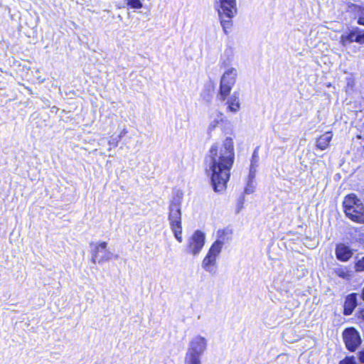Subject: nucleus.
<instances>
[{"label":"nucleus","instance_id":"obj_1","mask_svg":"<svg viewBox=\"0 0 364 364\" xmlns=\"http://www.w3.org/2000/svg\"><path fill=\"white\" fill-rule=\"evenodd\" d=\"M209 170L211 182L216 192L225 190L230 179V170L235 160L234 142L231 137H226L221 144H214L209 151Z\"/></svg>","mask_w":364,"mask_h":364},{"label":"nucleus","instance_id":"obj_2","mask_svg":"<svg viewBox=\"0 0 364 364\" xmlns=\"http://www.w3.org/2000/svg\"><path fill=\"white\" fill-rule=\"evenodd\" d=\"M183 201V193L177 191L172 198L168 208V220L174 237L179 242L182 239V224H181V204Z\"/></svg>","mask_w":364,"mask_h":364},{"label":"nucleus","instance_id":"obj_3","mask_svg":"<svg viewBox=\"0 0 364 364\" xmlns=\"http://www.w3.org/2000/svg\"><path fill=\"white\" fill-rule=\"evenodd\" d=\"M215 7L218 11L220 23L225 33L231 28L232 18L237 13L236 0H215Z\"/></svg>","mask_w":364,"mask_h":364},{"label":"nucleus","instance_id":"obj_4","mask_svg":"<svg viewBox=\"0 0 364 364\" xmlns=\"http://www.w3.org/2000/svg\"><path fill=\"white\" fill-rule=\"evenodd\" d=\"M343 203L344 212L349 219L358 223H364V205L355 194L346 196Z\"/></svg>","mask_w":364,"mask_h":364},{"label":"nucleus","instance_id":"obj_5","mask_svg":"<svg viewBox=\"0 0 364 364\" xmlns=\"http://www.w3.org/2000/svg\"><path fill=\"white\" fill-rule=\"evenodd\" d=\"M237 75V70L234 68L228 69L222 75L218 95L221 101H225L230 95L235 83Z\"/></svg>","mask_w":364,"mask_h":364},{"label":"nucleus","instance_id":"obj_6","mask_svg":"<svg viewBox=\"0 0 364 364\" xmlns=\"http://www.w3.org/2000/svg\"><path fill=\"white\" fill-rule=\"evenodd\" d=\"M90 246H93L92 250V262L102 264L113 257V253L107 249V243L106 242H100L95 244L91 243Z\"/></svg>","mask_w":364,"mask_h":364},{"label":"nucleus","instance_id":"obj_7","mask_svg":"<svg viewBox=\"0 0 364 364\" xmlns=\"http://www.w3.org/2000/svg\"><path fill=\"white\" fill-rule=\"evenodd\" d=\"M205 242V235L200 230H196L188 238L186 250L193 256L199 255Z\"/></svg>","mask_w":364,"mask_h":364},{"label":"nucleus","instance_id":"obj_8","mask_svg":"<svg viewBox=\"0 0 364 364\" xmlns=\"http://www.w3.org/2000/svg\"><path fill=\"white\" fill-rule=\"evenodd\" d=\"M343 338L347 349L351 352L355 351L361 343L360 334L353 327L346 328Z\"/></svg>","mask_w":364,"mask_h":364},{"label":"nucleus","instance_id":"obj_9","mask_svg":"<svg viewBox=\"0 0 364 364\" xmlns=\"http://www.w3.org/2000/svg\"><path fill=\"white\" fill-rule=\"evenodd\" d=\"M208 341L207 339L200 336H194L189 341L187 350L195 353L196 354H203L207 349Z\"/></svg>","mask_w":364,"mask_h":364},{"label":"nucleus","instance_id":"obj_10","mask_svg":"<svg viewBox=\"0 0 364 364\" xmlns=\"http://www.w3.org/2000/svg\"><path fill=\"white\" fill-rule=\"evenodd\" d=\"M228 234V231H219V238L211 245L208 254L218 258L222 251L223 245L225 241V236Z\"/></svg>","mask_w":364,"mask_h":364},{"label":"nucleus","instance_id":"obj_11","mask_svg":"<svg viewBox=\"0 0 364 364\" xmlns=\"http://www.w3.org/2000/svg\"><path fill=\"white\" fill-rule=\"evenodd\" d=\"M202 267L203 269L210 274L211 275H214L217 273V258L207 254L206 256L202 261Z\"/></svg>","mask_w":364,"mask_h":364},{"label":"nucleus","instance_id":"obj_12","mask_svg":"<svg viewBox=\"0 0 364 364\" xmlns=\"http://www.w3.org/2000/svg\"><path fill=\"white\" fill-rule=\"evenodd\" d=\"M336 255L342 262L348 261L353 255V251L344 244H339L336 248Z\"/></svg>","mask_w":364,"mask_h":364},{"label":"nucleus","instance_id":"obj_13","mask_svg":"<svg viewBox=\"0 0 364 364\" xmlns=\"http://www.w3.org/2000/svg\"><path fill=\"white\" fill-rule=\"evenodd\" d=\"M226 104L228 105V111L235 113L240 109V101L239 92H235L228 98Z\"/></svg>","mask_w":364,"mask_h":364},{"label":"nucleus","instance_id":"obj_14","mask_svg":"<svg viewBox=\"0 0 364 364\" xmlns=\"http://www.w3.org/2000/svg\"><path fill=\"white\" fill-rule=\"evenodd\" d=\"M333 273L346 281H350L353 277L352 270L346 266H338L333 268Z\"/></svg>","mask_w":364,"mask_h":364},{"label":"nucleus","instance_id":"obj_15","mask_svg":"<svg viewBox=\"0 0 364 364\" xmlns=\"http://www.w3.org/2000/svg\"><path fill=\"white\" fill-rule=\"evenodd\" d=\"M357 301L356 296L355 294H351L347 296L344 302V310L343 314L345 315H350L355 307L356 306Z\"/></svg>","mask_w":364,"mask_h":364},{"label":"nucleus","instance_id":"obj_16","mask_svg":"<svg viewBox=\"0 0 364 364\" xmlns=\"http://www.w3.org/2000/svg\"><path fill=\"white\" fill-rule=\"evenodd\" d=\"M333 137V134L331 132H326L320 137H318L316 140V146L318 149L321 150L326 149L330 144Z\"/></svg>","mask_w":364,"mask_h":364},{"label":"nucleus","instance_id":"obj_17","mask_svg":"<svg viewBox=\"0 0 364 364\" xmlns=\"http://www.w3.org/2000/svg\"><path fill=\"white\" fill-rule=\"evenodd\" d=\"M223 114L219 112H215L210 116V121L208 126L207 131L208 134H210L223 121Z\"/></svg>","mask_w":364,"mask_h":364},{"label":"nucleus","instance_id":"obj_18","mask_svg":"<svg viewBox=\"0 0 364 364\" xmlns=\"http://www.w3.org/2000/svg\"><path fill=\"white\" fill-rule=\"evenodd\" d=\"M355 27L353 28L348 33L343 34L341 36L340 43L344 47L347 46L353 42H355Z\"/></svg>","mask_w":364,"mask_h":364},{"label":"nucleus","instance_id":"obj_19","mask_svg":"<svg viewBox=\"0 0 364 364\" xmlns=\"http://www.w3.org/2000/svg\"><path fill=\"white\" fill-rule=\"evenodd\" d=\"M201 357L202 355L200 354H196L186 350L184 358V364H202Z\"/></svg>","mask_w":364,"mask_h":364},{"label":"nucleus","instance_id":"obj_20","mask_svg":"<svg viewBox=\"0 0 364 364\" xmlns=\"http://www.w3.org/2000/svg\"><path fill=\"white\" fill-rule=\"evenodd\" d=\"M257 156H256L255 153H254L252 156V159L250 168V173H249V181H252L254 178L255 177V173L257 171Z\"/></svg>","mask_w":364,"mask_h":364},{"label":"nucleus","instance_id":"obj_21","mask_svg":"<svg viewBox=\"0 0 364 364\" xmlns=\"http://www.w3.org/2000/svg\"><path fill=\"white\" fill-rule=\"evenodd\" d=\"M355 11L358 16L357 23L359 25L364 26V6H355Z\"/></svg>","mask_w":364,"mask_h":364},{"label":"nucleus","instance_id":"obj_22","mask_svg":"<svg viewBox=\"0 0 364 364\" xmlns=\"http://www.w3.org/2000/svg\"><path fill=\"white\" fill-rule=\"evenodd\" d=\"M355 43L359 44H364V30L358 27H355Z\"/></svg>","mask_w":364,"mask_h":364},{"label":"nucleus","instance_id":"obj_23","mask_svg":"<svg viewBox=\"0 0 364 364\" xmlns=\"http://www.w3.org/2000/svg\"><path fill=\"white\" fill-rule=\"evenodd\" d=\"M126 4L132 9H141L143 6V4L140 0H125Z\"/></svg>","mask_w":364,"mask_h":364},{"label":"nucleus","instance_id":"obj_24","mask_svg":"<svg viewBox=\"0 0 364 364\" xmlns=\"http://www.w3.org/2000/svg\"><path fill=\"white\" fill-rule=\"evenodd\" d=\"M355 269L357 272H364V257L356 262Z\"/></svg>","mask_w":364,"mask_h":364},{"label":"nucleus","instance_id":"obj_25","mask_svg":"<svg viewBox=\"0 0 364 364\" xmlns=\"http://www.w3.org/2000/svg\"><path fill=\"white\" fill-rule=\"evenodd\" d=\"M339 364H357L354 357H347L345 359L340 361Z\"/></svg>","mask_w":364,"mask_h":364},{"label":"nucleus","instance_id":"obj_26","mask_svg":"<svg viewBox=\"0 0 364 364\" xmlns=\"http://www.w3.org/2000/svg\"><path fill=\"white\" fill-rule=\"evenodd\" d=\"M119 140L120 139L118 137H112L111 139L109 141V144L110 146L116 147L117 146Z\"/></svg>","mask_w":364,"mask_h":364},{"label":"nucleus","instance_id":"obj_27","mask_svg":"<svg viewBox=\"0 0 364 364\" xmlns=\"http://www.w3.org/2000/svg\"><path fill=\"white\" fill-rule=\"evenodd\" d=\"M252 181H249V183L247 187L245 189V193L247 194H250L253 192V188L251 186L250 183Z\"/></svg>","mask_w":364,"mask_h":364},{"label":"nucleus","instance_id":"obj_28","mask_svg":"<svg viewBox=\"0 0 364 364\" xmlns=\"http://www.w3.org/2000/svg\"><path fill=\"white\" fill-rule=\"evenodd\" d=\"M244 201H245L244 197H240L238 199V211L242 208Z\"/></svg>","mask_w":364,"mask_h":364},{"label":"nucleus","instance_id":"obj_29","mask_svg":"<svg viewBox=\"0 0 364 364\" xmlns=\"http://www.w3.org/2000/svg\"><path fill=\"white\" fill-rule=\"evenodd\" d=\"M127 133V131L126 129H123L121 132L119 133V136H117L119 139H121Z\"/></svg>","mask_w":364,"mask_h":364},{"label":"nucleus","instance_id":"obj_30","mask_svg":"<svg viewBox=\"0 0 364 364\" xmlns=\"http://www.w3.org/2000/svg\"><path fill=\"white\" fill-rule=\"evenodd\" d=\"M359 360L364 363V350L359 353Z\"/></svg>","mask_w":364,"mask_h":364},{"label":"nucleus","instance_id":"obj_31","mask_svg":"<svg viewBox=\"0 0 364 364\" xmlns=\"http://www.w3.org/2000/svg\"><path fill=\"white\" fill-rule=\"evenodd\" d=\"M358 318L364 321V309L358 314Z\"/></svg>","mask_w":364,"mask_h":364},{"label":"nucleus","instance_id":"obj_32","mask_svg":"<svg viewBox=\"0 0 364 364\" xmlns=\"http://www.w3.org/2000/svg\"><path fill=\"white\" fill-rule=\"evenodd\" d=\"M361 298L364 300V287H363V292L361 294Z\"/></svg>","mask_w":364,"mask_h":364}]
</instances>
